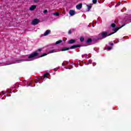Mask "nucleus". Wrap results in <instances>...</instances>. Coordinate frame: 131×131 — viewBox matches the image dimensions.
<instances>
[{"instance_id": "nucleus-1", "label": "nucleus", "mask_w": 131, "mask_h": 131, "mask_svg": "<svg viewBox=\"0 0 131 131\" xmlns=\"http://www.w3.org/2000/svg\"><path fill=\"white\" fill-rule=\"evenodd\" d=\"M44 56H47V53H43L41 56H39L37 51L34 52L29 55L28 59H31V60H35V59H38Z\"/></svg>"}, {"instance_id": "nucleus-2", "label": "nucleus", "mask_w": 131, "mask_h": 131, "mask_svg": "<svg viewBox=\"0 0 131 131\" xmlns=\"http://www.w3.org/2000/svg\"><path fill=\"white\" fill-rule=\"evenodd\" d=\"M112 34H114V33H111L108 34L107 32H102L101 33V37L98 38V39H103V38H105L107 36H110V35H112Z\"/></svg>"}, {"instance_id": "nucleus-3", "label": "nucleus", "mask_w": 131, "mask_h": 131, "mask_svg": "<svg viewBox=\"0 0 131 131\" xmlns=\"http://www.w3.org/2000/svg\"><path fill=\"white\" fill-rule=\"evenodd\" d=\"M81 47V45H74L71 47H64L61 49V51H68V50H70L71 49H76V48H80Z\"/></svg>"}, {"instance_id": "nucleus-4", "label": "nucleus", "mask_w": 131, "mask_h": 131, "mask_svg": "<svg viewBox=\"0 0 131 131\" xmlns=\"http://www.w3.org/2000/svg\"><path fill=\"white\" fill-rule=\"evenodd\" d=\"M38 23H39V19L37 18H35L32 22V24L33 25H37V24H38Z\"/></svg>"}, {"instance_id": "nucleus-5", "label": "nucleus", "mask_w": 131, "mask_h": 131, "mask_svg": "<svg viewBox=\"0 0 131 131\" xmlns=\"http://www.w3.org/2000/svg\"><path fill=\"white\" fill-rule=\"evenodd\" d=\"M125 25V24H124L123 25H122V26H121L120 27H117L116 28L113 29L112 30L114 32H112V33H115V32H116L118 30H119V29H120V28H122V27H123V26H124Z\"/></svg>"}, {"instance_id": "nucleus-6", "label": "nucleus", "mask_w": 131, "mask_h": 131, "mask_svg": "<svg viewBox=\"0 0 131 131\" xmlns=\"http://www.w3.org/2000/svg\"><path fill=\"white\" fill-rule=\"evenodd\" d=\"M92 42H93V39H92V38H89L86 41V43H87V45H88V46H91Z\"/></svg>"}, {"instance_id": "nucleus-7", "label": "nucleus", "mask_w": 131, "mask_h": 131, "mask_svg": "<svg viewBox=\"0 0 131 131\" xmlns=\"http://www.w3.org/2000/svg\"><path fill=\"white\" fill-rule=\"evenodd\" d=\"M51 33V30H47L45 33L43 34L44 36H47V35L50 34Z\"/></svg>"}, {"instance_id": "nucleus-8", "label": "nucleus", "mask_w": 131, "mask_h": 131, "mask_svg": "<svg viewBox=\"0 0 131 131\" xmlns=\"http://www.w3.org/2000/svg\"><path fill=\"white\" fill-rule=\"evenodd\" d=\"M76 8L77 10H80V9L82 8V4H79V5H76Z\"/></svg>"}, {"instance_id": "nucleus-9", "label": "nucleus", "mask_w": 131, "mask_h": 131, "mask_svg": "<svg viewBox=\"0 0 131 131\" xmlns=\"http://www.w3.org/2000/svg\"><path fill=\"white\" fill-rule=\"evenodd\" d=\"M70 15L71 16H74L75 15V11L72 10H70Z\"/></svg>"}, {"instance_id": "nucleus-10", "label": "nucleus", "mask_w": 131, "mask_h": 131, "mask_svg": "<svg viewBox=\"0 0 131 131\" xmlns=\"http://www.w3.org/2000/svg\"><path fill=\"white\" fill-rule=\"evenodd\" d=\"M75 41H76V40H75V39H71V40H70L68 41V43H69V44H70V45H71V44H72V43H74V42H75Z\"/></svg>"}, {"instance_id": "nucleus-11", "label": "nucleus", "mask_w": 131, "mask_h": 131, "mask_svg": "<svg viewBox=\"0 0 131 131\" xmlns=\"http://www.w3.org/2000/svg\"><path fill=\"white\" fill-rule=\"evenodd\" d=\"M35 9H36V6H35V5H32L30 8V11H33V10H35Z\"/></svg>"}, {"instance_id": "nucleus-12", "label": "nucleus", "mask_w": 131, "mask_h": 131, "mask_svg": "<svg viewBox=\"0 0 131 131\" xmlns=\"http://www.w3.org/2000/svg\"><path fill=\"white\" fill-rule=\"evenodd\" d=\"M56 52H58L57 51V49H53L52 50H50L49 52V54H52V53H56Z\"/></svg>"}, {"instance_id": "nucleus-13", "label": "nucleus", "mask_w": 131, "mask_h": 131, "mask_svg": "<svg viewBox=\"0 0 131 131\" xmlns=\"http://www.w3.org/2000/svg\"><path fill=\"white\" fill-rule=\"evenodd\" d=\"M50 73H46L44 74V78H48V75H49Z\"/></svg>"}, {"instance_id": "nucleus-14", "label": "nucleus", "mask_w": 131, "mask_h": 131, "mask_svg": "<svg viewBox=\"0 0 131 131\" xmlns=\"http://www.w3.org/2000/svg\"><path fill=\"white\" fill-rule=\"evenodd\" d=\"M80 40L81 42L84 41V38L83 37H81L80 38Z\"/></svg>"}, {"instance_id": "nucleus-15", "label": "nucleus", "mask_w": 131, "mask_h": 131, "mask_svg": "<svg viewBox=\"0 0 131 131\" xmlns=\"http://www.w3.org/2000/svg\"><path fill=\"white\" fill-rule=\"evenodd\" d=\"M62 41V40H59L55 42V45H59V43H61Z\"/></svg>"}, {"instance_id": "nucleus-16", "label": "nucleus", "mask_w": 131, "mask_h": 131, "mask_svg": "<svg viewBox=\"0 0 131 131\" xmlns=\"http://www.w3.org/2000/svg\"><path fill=\"white\" fill-rule=\"evenodd\" d=\"M53 15H54V16H56L57 17L59 16V13L58 12L54 13H53Z\"/></svg>"}, {"instance_id": "nucleus-17", "label": "nucleus", "mask_w": 131, "mask_h": 131, "mask_svg": "<svg viewBox=\"0 0 131 131\" xmlns=\"http://www.w3.org/2000/svg\"><path fill=\"white\" fill-rule=\"evenodd\" d=\"M115 26H116V25H115V24H112L111 27L115 28Z\"/></svg>"}, {"instance_id": "nucleus-18", "label": "nucleus", "mask_w": 131, "mask_h": 131, "mask_svg": "<svg viewBox=\"0 0 131 131\" xmlns=\"http://www.w3.org/2000/svg\"><path fill=\"white\" fill-rule=\"evenodd\" d=\"M87 7H88V11H89L90 10H91V9H92V6L87 5Z\"/></svg>"}, {"instance_id": "nucleus-19", "label": "nucleus", "mask_w": 131, "mask_h": 131, "mask_svg": "<svg viewBox=\"0 0 131 131\" xmlns=\"http://www.w3.org/2000/svg\"><path fill=\"white\" fill-rule=\"evenodd\" d=\"M43 14H47V13H48V10H45L43 11Z\"/></svg>"}, {"instance_id": "nucleus-20", "label": "nucleus", "mask_w": 131, "mask_h": 131, "mask_svg": "<svg viewBox=\"0 0 131 131\" xmlns=\"http://www.w3.org/2000/svg\"><path fill=\"white\" fill-rule=\"evenodd\" d=\"M34 2L36 3H39V0H34Z\"/></svg>"}, {"instance_id": "nucleus-21", "label": "nucleus", "mask_w": 131, "mask_h": 131, "mask_svg": "<svg viewBox=\"0 0 131 131\" xmlns=\"http://www.w3.org/2000/svg\"><path fill=\"white\" fill-rule=\"evenodd\" d=\"M93 4H97V0H93Z\"/></svg>"}, {"instance_id": "nucleus-22", "label": "nucleus", "mask_w": 131, "mask_h": 131, "mask_svg": "<svg viewBox=\"0 0 131 131\" xmlns=\"http://www.w3.org/2000/svg\"><path fill=\"white\" fill-rule=\"evenodd\" d=\"M71 33H72V32L71 31V30H70L69 31V34H71Z\"/></svg>"}, {"instance_id": "nucleus-23", "label": "nucleus", "mask_w": 131, "mask_h": 131, "mask_svg": "<svg viewBox=\"0 0 131 131\" xmlns=\"http://www.w3.org/2000/svg\"><path fill=\"white\" fill-rule=\"evenodd\" d=\"M2 94H3V95H5V94H6V92H5V91H2Z\"/></svg>"}, {"instance_id": "nucleus-24", "label": "nucleus", "mask_w": 131, "mask_h": 131, "mask_svg": "<svg viewBox=\"0 0 131 131\" xmlns=\"http://www.w3.org/2000/svg\"><path fill=\"white\" fill-rule=\"evenodd\" d=\"M38 51L39 52L41 51V49H39L38 50Z\"/></svg>"}, {"instance_id": "nucleus-25", "label": "nucleus", "mask_w": 131, "mask_h": 131, "mask_svg": "<svg viewBox=\"0 0 131 131\" xmlns=\"http://www.w3.org/2000/svg\"><path fill=\"white\" fill-rule=\"evenodd\" d=\"M18 60H16L15 62H18ZM19 61H24V60L21 59V60H19Z\"/></svg>"}, {"instance_id": "nucleus-26", "label": "nucleus", "mask_w": 131, "mask_h": 131, "mask_svg": "<svg viewBox=\"0 0 131 131\" xmlns=\"http://www.w3.org/2000/svg\"><path fill=\"white\" fill-rule=\"evenodd\" d=\"M107 50H111V47H108V48H107Z\"/></svg>"}, {"instance_id": "nucleus-27", "label": "nucleus", "mask_w": 131, "mask_h": 131, "mask_svg": "<svg viewBox=\"0 0 131 131\" xmlns=\"http://www.w3.org/2000/svg\"><path fill=\"white\" fill-rule=\"evenodd\" d=\"M111 46H114V44L113 43H110Z\"/></svg>"}, {"instance_id": "nucleus-28", "label": "nucleus", "mask_w": 131, "mask_h": 131, "mask_svg": "<svg viewBox=\"0 0 131 131\" xmlns=\"http://www.w3.org/2000/svg\"><path fill=\"white\" fill-rule=\"evenodd\" d=\"M128 21V22L130 23L131 22V19H129Z\"/></svg>"}, {"instance_id": "nucleus-29", "label": "nucleus", "mask_w": 131, "mask_h": 131, "mask_svg": "<svg viewBox=\"0 0 131 131\" xmlns=\"http://www.w3.org/2000/svg\"><path fill=\"white\" fill-rule=\"evenodd\" d=\"M38 81H36V82H38Z\"/></svg>"}, {"instance_id": "nucleus-30", "label": "nucleus", "mask_w": 131, "mask_h": 131, "mask_svg": "<svg viewBox=\"0 0 131 131\" xmlns=\"http://www.w3.org/2000/svg\"><path fill=\"white\" fill-rule=\"evenodd\" d=\"M39 80H40V79H38Z\"/></svg>"}, {"instance_id": "nucleus-31", "label": "nucleus", "mask_w": 131, "mask_h": 131, "mask_svg": "<svg viewBox=\"0 0 131 131\" xmlns=\"http://www.w3.org/2000/svg\"><path fill=\"white\" fill-rule=\"evenodd\" d=\"M32 83H30V85Z\"/></svg>"}, {"instance_id": "nucleus-32", "label": "nucleus", "mask_w": 131, "mask_h": 131, "mask_svg": "<svg viewBox=\"0 0 131 131\" xmlns=\"http://www.w3.org/2000/svg\"><path fill=\"white\" fill-rule=\"evenodd\" d=\"M14 63H16V62H14Z\"/></svg>"}]
</instances>
